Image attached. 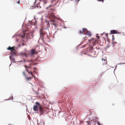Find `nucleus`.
<instances>
[{"label": "nucleus", "instance_id": "f257e3e1", "mask_svg": "<svg viewBox=\"0 0 125 125\" xmlns=\"http://www.w3.org/2000/svg\"><path fill=\"white\" fill-rule=\"evenodd\" d=\"M51 7V6L50 5L49 7L46 8L47 11L48 13L47 17L51 19H57V17L55 16L53 13L54 10Z\"/></svg>", "mask_w": 125, "mask_h": 125}, {"label": "nucleus", "instance_id": "f03ea898", "mask_svg": "<svg viewBox=\"0 0 125 125\" xmlns=\"http://www.w3.org/2000/svg\"><path fill=\"white\" fill-rule=\"evenodd\" d=\"M25 67L26 68V71L28 72L29 74H30V75L28 77L26 76L24 72H23V74L25 76L27 80H28L29 79H31L32 78V77H33L34 76L33 73L31 71V70L29 69L31 68V67H27V66H25Z\"/></svg>", "mask_w": 125, "mask_h": 125}, {"label": "nucleus", "instance_id": "7ed1b4c3", "mask_svg": "<svg viewBox=\"0 0 125 125\" xmlns=\"http://www.w3.org/2000/svg\"><path fill=\"white\" fill-rule=\"evenodd\" d=\"M36 104L38 105L39 106V110L40 115L44 113V108L42 107L40 105V104L38 102L35 103Z\"/></svg>", "mask_w": 125, "mask_h": 125}, {"label": "nucleus", "instance_id": "20e7f679", "mask_svg": "<svg viewBox=\"0 0 125 125\" xmlns=\"http://www.w3.org/2000/svg\"><path fill=\"white\" fill-rule=\"evenodd\" d=\"M7 49L8 50H10L12 52H13L11 55V56H14V55L15 56L16 53L15 51L14 47H11L10 46H9L8 48H7Z\"/></svg>", "mask_w": 125, "mask_h": 125}, {"label": "nucleus", "instance_id": "39448f33", "mask_svg": "<svg viewBox=\"0 0 125 125\" xmlns=\"http://www.w3.org/2000/svg\"><path fill=\"white\" fill-rule=\"evenodd\" d=\"M51 24L53 25L55 28H56L57 26V21L55 20H51L50 21Z\"/></svg>", "mask_w": 125, "mask_h": 125}, {"label": "nucleus", "instance_id": "423d86ee", "mask_svg": "<svg viewBox=\"0 0 125 125\" xmlns=\"http://www.w3.org/2000/svg\"><path fill=\"white\" fill-rule=\"evenodd\" d=\"M87 30L86 28H84L82 30H80L78 32L79 34H84L85 32H87Z\"/></svg>", "mask_w": 125, "mask_h": 125}, {"label": "nucleus", "instance_id": "0eeeda50", "mask_svg": "<svg viewBox=\"0 0 125 125\" xmlns=\"http://www.w3.org/2000/svg\"><path fill=\"white\" fill-rule=\"evenodd\" d=\"M38 52L36 51V49H32L31 50L30 53L31 55H32L35 54H38Z\"/></svg>", "mask_w": 125, "mask_h": 125}, {"label": "nucleus", "instance_id": "6e6552de", "mask_svg": "<svg viewBox=\"0 0 125 125\" xmlns=\"http://www.w3.org/2000/svg\"><path fill=\"white\" fill-rule=\"evenodd\" d=\"M89 41L91 43V41H92L93 42V45H95V44L97 42V41L94 38L92 39L91 40H89Z\"/></svg>", "mask_w": 125, "mask_h": 125}, {"label": "nucleus", "instance_id": "1a4fd4ad", "mask_svg": "<svg viewBox=\"0 0 125 125\" xmlns=\"http://www.w3.org/2000/svg\"><path fill=\"white\" fill-rule=\"evenodd\" d=\"M38 108H39V106L38 105L36 104V105H34L33 107V110L35 111H38Z\"/></svg>", "mask_w": 125, "mask_h": 125}, {"label": "nucleus", "instance_id": "9d476101", "mask_svg": "<svg viewBox=\"0 0 125 125\" xmlns=\"http://www.w3.org/2000/svg\"><path fill=\"white\" fill-rule=\"evenodd\" d=\"M110 32L111 34L118 33V31L115 30H111L110 31Z\"/></svg>", "mask_w": 125, "mask_h": 125}, {"label": "nucleus", "instance_id": "9b49d317", "mask_svg": "<svg viewBox=\"0 0 125 125\" xmlns=\"http://www.w3.org/2000/svg\"><path fill=\"white\" fill-rule=\"evenodd\" d=\"M102 61H104V62L103 63V64H106L107 63V61L106 60V58H105L104 59L103 58H102Z\"/></svg>", "mask_w": 125, "mask_h": 125}, {"label": "nucleus", "instance_id": "f8f14e48", "mask_svg": "<svg viewBox=\"0 0 125 125\" xmlns=\"http://www.w3.org/2000/svg\"><path fill=\"white\" fill-rule=\"evenodd\" d=\"M94 122V120H91V121H86V123H87V124L89 125H91V122Z\"/></svg>", "mask_w": 125, "mask_h": 125}, {"label": "nucleus", "instance_id": "ddd939ff", "mask_svg": "<svg viewBox=\"0 0 125 125\" xmlns=\"http://www.w3.org/2000/svg\"><path fill=\"white\" fill-rule=\"evenodd\" d=\"M87 31V32L86 33H85V34L89 36H90L91 35V32L88 31Z\"/></svg>", "mask_w": 125, "mask_h": 125}, {"label": "nucleus", "instance_id": "4468645a", "mask_svg": "<svg viewBox=\"0 0 125 125\" xmlns=\"http://www.w3.org/2000/svg\"><path fill=\"white\" fill-rule=\"evenodd\" d=\"M40 1H42L45 4H46L47 2L46 0H39Z\"/></svg>", "mask_w": 125, "mask_h": 125}, {"label": "nucleus", "instance_id": "2eb2a0df", "mask_svg": "<svg viewBox=\"0 0 125 125\" xmlns=\"http://www.w3.org/2000/svg\"><path fill=\"white\" fill-rule=\"evenodd\" d=\"M40 35H41V33L43 32V28H41L40 30Z\"/></svg>", "mask_w": 125, "mask_h": 125}, {"label": "nucleus", "instance_id": "dca6fc26", "mask_svg": "<svg viewBox=\"0 0 125 125\" xmlns=\"http://www.w3.org/2000/svg\"><path fill=\"white\" fill-rule=\"evenodd\" d=\"M23 34L21 35V37L22 38H24L25 36V31H23Z\"/></svg>", "mask_w": 125, "mask_h": 125}, {"label": "nucleus", "instance_id": "f3484780", "mask_svg": "<svg viewBox=\"0 0 125 125\" xmlns=\"http://www.w3.org/2000/svg\"><path fill=\"white\" fill-rule=\"evenodd\" d=\"M45 35V33L44 32H42V33H41V35H40L41 36H42V37L43 38V37H44V35Z\"/></svg>", "mask_w": 125, "mask_h": 125}, {"label": "nucleus", "instance_id": "a211bd4d", "mask_svg": "<svg viewBox=\"0 0 125 125\" xmlns=\"http://www.w3.org/2000/svg\"><path fill=\"white\" fill-rule=\"evenodd\" d=\"M36 68L35 67H34L33 68L34 71L33 72L35 73H36V72L35 71V70H36Z\"/></svg>", "mask_w": 125, "mask_h": 125}, {"label": "nucleus", "instance_id": "6ab92c4d", "mask_svg": "<svg viewBox=\"0 0 125 125\" xmlns=\"http://www.w3.org/2000/svg\"><path fill=\"white\" fill-rule=\"evenodd\" d=\"M9 100H12L13 99V96H11L9 98Z\"/></svg>", "mask_w": 125, "mask_h": 125}, {"label": "nucleus", "instance_id": "aec40b11", "mask_svg": "<svg viewBox=\"0 0 125 125\" xmlns=\"http://www.w3.org/2000/svg\"><path fill=\"white\" fill-rule=\"evenodd\" d=\"M47 26H48V27H50V24L49 22V21H48L47 22Z\"/></svg>", "mask_w": 125, "mask_h": 125}, {"label": "nucleus", "instance_id": "412c9836", "mask_svg": "<svg viewBox=\"0 0 125 125\" xmlns=\"http://www.w3.org/2000/svg\"><path fill=\"white\" fill-rule=\"evenodd\" d=\"M86 37V36H85L84 37L83 39V40L84 41L85 40V38Z\"/></svg>", "mask_w": 125, "mask_h": 125}, {"label": "nucleus", "instance_id": "4be33fe9", "mask_svg": "<svg viewBox=\"0 0 125 125\" xmlns=\"http://www.w3.org/2000/svg\"><path fill=\"white\" fill-rule=\"evenodd\" d=\"M76 3H78L80 0H74Z\"/></svg>", "mask_w": 125, "mask_h": 125}, {"label": "nucleus", "instance_id": "5701e85b", "mask_svg": "<svg viewBox=\"0 0 125 125\" xmlns=\"http://www.w3.org/2000/svg\"><path fill=\"white\" fill-rule=\"evenodd\" d=\"M125 64V63H120L119 64L120 65Z\"/></svg>", "mask_w": 125, "mask_h": 125}, {"label": "nucleus", "instance_id": "b1692460", "mask_svg": "<svg viewBox=\"0 0 125 125\" xmlns=\"http://www.w3.org/2000/svg\"><path fill=\"white\" fill-rule=\"evenodd\" d=\"M26 57L27 56V54L26 53H24L23 54Z\"/></svg>", "mask_w": 125, "mask_h": 125}, {"label": "nucleus", "instance_id": "393cba45", "mask_svg": "<svg viewBox=\"0 0 125 125\" xmlns=\"http://www.w3.org/2000/svg\"><path fill=\"white\" fill-rule=\"evenodd\" d=\"M97 34L96 35V36H97V38H98V39H99L100 37Z\"/></svg>", "mask_w": 125, "mask_h": 125}, {"label": "nucleus", "instance_id": "a878e982", "mask_svg": "<svg viewBox=\"0 0 125 125\" xmlns=\"http://www.w3.org/2000/svg\"><path fill=\"white\" fill-rule=\"evenodd\" d=\"M98 1H103V0H97Z\"/></svg>", "mask_w": 125, "mask_h": 125}, {"label": "nucleus", "instance_id": "bb28decb", "mask_svg": "<svg viewBox=\"0 0 125 125\" xmlns=\"http://www.w3.org/2000/svg\"><path fill=\"white\" fill-rule=\"evenodd\" d=\"M10 1L13 2L14 0H9Z\"/></svg>", "mask_w": 125, "mask_h": 125}, {"label": "nucleus", "instance_id": "cd10ccee", "mask_svg": "<svg viewBox=\"0 0 125 125\" xmlns=\"http://www.w3.org/2000/svg\"><path fill=\"white\" fill-rule=\"evenodd\" d=\"M95 122L94 121V122H91V123H94Z\"/></svg>", "mask_w": 125, "mask_h": 125}, {"label": "nucleus", "instance_id": "c85d7f7f", "mask_svg": "<svg viewBox=\"0 0 125 125\" xmlns=\"http://www.w3.org/2000/svg\"><path fill=\"white\" fill-rule=\"evenodd\" d=\"M106 35L107 37L108 36V34H106Z\"/></svg>", "mask_w": 125, "mask_h": 125}, {"label": "nucleus", "instance_id": "c756f323", "mask_svg": "<svg viewBox=\"0 0 125 125\" xmlns=\"http://www.w3.org/2000/svg\"><path fill=\"white\" fill-rule=\"evenodd\" d=\"M20 2V1L19 0V1L18 2V3H19Z\"/></svg>", "mask_w": 125, "mask_h": 125}, {"label": "nucleus", "instance_id": "7c9ffc66", "mask_svg": "<svg viewBox=\"0 0 125 125\" xmlns=\"http://www.w3.org/2000/svg\"><path fill=\"white\" fill-rule=\"evenodd\" d=\"M114 39V38H112V39H113V40Z\"/></svg>", "mask_w": 125, "mask_h": 125}, {"label": "nucleus", "instance_id": "2f4dec72", "mask_svg": "<svg viewBox=\"0 0 125 125\" xmlns=\"http://www.w3.org/2000/svg\"><path fill=\"white\" fill-rule=\"evenodd\" d=\"M97 124H98V125H99V122H97Z\"/></svg>", "mask_w": 125, "mask_h": 125}, {"label": "nucleus", "instance_id": "473e14b6", "mask_svg": "<svg viewBox=\"0 0 125 125\" xmlns=\"http://www.w3.org/2000/svg\"><path fill=\"white\" fill-rule=\"evenodd\" d=\"M83 122V121H81V123H82V122Z\"/></svg>", "mask_w": 125, "mask_h": 125}, {"label": "nucleus", "instance_id": "72a5a7b5", "mask_svg": "<svg viewBox=\"0 0 125 125\" xmlns=\"http://www.w3.org/2000/svg\"><path fill=\"white\" fill-rule=\"evenodd\" d=\"M112 36V37H114V35H113Z\"/></svg>", "mask_w": 125, "mask_h": 125}, {"label": "nucleus", "instance_id": "f704fd0d", "mask_svg": "<svg viewBox=\"0 0 125 125\" xmlns=\"http://www.w3.org/2000/svg\"><path fill=\"white\" fill-rule=\"evenodd\" d=\"M10 58H11V57H10Z\"/></svg>", "mask_w": 125, "mask_h": 125}]
</instances>
